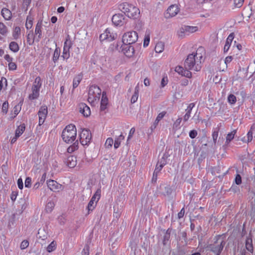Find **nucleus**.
<instances>
[{"instance_id":"obj_49","label":"nucleus","mask_w":255,"mask_h":255,"mask_svg":"<svg viewBox=\"0 0 255 255\" xmlns=\"http://www.w3.org/2000/svg\"><path fill=\"white\" fill-rule=\"evenodd\" d=\"M172 191V190L170 186H166L164 187V195L167 196L170 195L171 194Z\"/></svg>"},{"instance_id":"obj_13","label":"nucleus","mask_w":255,"mask_h":255,"mask_svg":"<svg viewBox=\"0 0 255 255\" xmlns=\"http://www.w3.org/2000/svg\"><path fill=\"white\" fill-rule=\"evenodd\" d=\"M123 47L124 53L128 57L132 56L134 52V48L131 46V44H124Z\"/></svg>"},{"instance_id":"obj_36","label":"nucleus","mask_w":255,"mask_h":255,"mask_svg":"<svg viewBox=\"0 0 255 255\" xmlns=\"http://www.w3.org/2000/svg\"><path fill=\"white\" fill-rule=\"evenodd\" d=\"M101 192V191L100 189H97L96 192H95L94 195L92 196V197L90 200L93 201L94 202H96L95 200L96 198H97V201H96L97 202L100 198Z\"/></svg>"},{"instance_id":"obj_42","label":"nucleus","mask_w":255,"mask_h":255,"mask_svg":"<svg viewBox=\"0 0 255 255\" xmlns=\"http://www.w3.org/2000/svg\"><path fill=\"white\" fill-rule=\"evenodd\" d=\"M97 202H94L93 201H90L87 207L89 212L90 211H93L96 205Z\"/></svg>"},{"instance_id":"obj_30","label":"nucleus","mask_w":255,"mask_h":255,"mask_svg":"<svg viewBox=\"0 0 255 255\" xmlns=\"http://www.w3.org/2000/svg\"><path fill=\"white\" fill-rule=\"evenodd\" d=\"M125 137L122 134H121L118 137L116 138V139H115V143H114V147L115 148H118L120 144H121V142L122 140H123L124 139Z\"/></svg>"},{"instance_id":"obj_8","label":"nucleus","mask_w":255,"mask_h":255,"mask_svg":"<svg viewBox=\"0 0 255 255\" xmlns=\"http://www.w3.org/2000/svg\"><path fill=\"white\" fill-rule=\"evenodd\" d=\"M80 137L81 143L83 145H86L91 139V133L89 130L84 129L80 134Z\"/></svg>"},{"instance_id":"obj_28","label":"nucleus","mask_w":255,"mask_h":255,"mask_svg":"<svg viewBox=\"0 0 255 255\" xmlns=\"http://www.w3.org/2000/svg\"><path fill=\"white\" fill-rule=\"evenodd\" d=\"M164 48V43L162 42H158L155 47V51L156 53H161L162 52Z\"/></svg>"},{"instance_id":"obj_39","label":"nucleus","mask_w":255,"mask_h":255,"mask_svg":"<svg viewBox=\"0 0 255 255\" xmlns=\"http://www.w3.org/2000/svg\"><path fill=\"white\" fill-rule=\"evenodd\" d=\"M7 32L6 26L2 22H0V33L2 35H5Z\"/></svg>"},{"instance_id":"obj_5","label":"nucleus","mask_w":255,"mask_h":255,"mask_svg":"<svg viewBox=\"0 0 255 255\" xmlns=\"http://www.w3.org/2000/svg\"><path fill=\"white\" fill-rule=\"evenodd\" d=\"M101 94V90L96 85H92L90 87L88 93V101L93 103L97 100H99Z\"/></svg>"},{"instance_id":"obj_31","label":"nucleus","mask_w":255,"mask_h":255,"mask_svg":"<svg viewBox=\"0 0 255 255\" xmlns=\"http://www.w3.org/2000/svg\"><path fill=\"white\" fill-rule=\"evenodd\" d=\"M82 78L80 75H77L74 78L73 84V87L74 89L78 87L81 81L82 80Z\"/></svg>"},{"instance_id":"obj_21","label":"nucleus","mask_w":255,"mask_h":255,"mask_svg":"<svg viewBox=\"0 0 255 255\" xmlns=\"http://www.w3.org/2000/svg\"><path fill=\"white\" fill-rule=\"evenodd\" d=\"M48 114L47 107L46 106H42L40 108V109L38 112L39 118L42 117L44 119H46Z\"/></svg>"},{"instance_id":"obj_26","label":"nucleus","mask_w":255,"mask_h":255,"mask_svg":"<svg viewBox=\"0 0 255 255\" xmlns=\"http://www.w3.org/2000/svg\"><path fill=\"white\" fill-rule=\"evenodd\" d=\"M9 48L10 50L14 53L18 52L19 49L18 44L14 41H12L9 43Z\"/></svg>"},{"instance_id":"obj_1","label":"nucleus","mask_w":255,"mask_h":255,"mask_svg":"<svg viewBox=\"0 0 255 255\" xmlns=\"http://www.w3.org/2000/svg\"><path fill=\"white\" fill-rule=\"evenodd\" d=\"M201 62L197 57V53L189 54L185 59L184 65L185 69H192L195 71H199L201 69Z\"/></svg>"},{"instance_id":"obj_40","label":"nucleus","mask_w":255,"mask_h":255,"mask_svg":"<svg viewBox=\"0 0 255 255\" xmlns=\"http://www.w3.org/2000/svg\"><path fill=\"white\" fill-rule=\"evenodd\" d=\"M63 59H68L70 57L69 49L68 47L63 48V52L62 56Z\"/></svg>"},{"instance_id":"obj_34","label":"nucleus","mask_w":255,"mask_h":255,"mask_svg":"<svg viewBox=\"0 0 255 255\" xmlns=\"http://www.w3.org/2000/svg\"><path fill=\"white\" fill-rule=\"evenodd\" d=\"M60 53V49L56 48L54 52L53 56V61L54 63L57 61L59 59Z\"/></svg>"},{"instance_id":"obj_16","label":"nucleus","mask_w":255,"mask_h":255,"mask_svg":"<svg viewBox=\"0 0 255 255\" xmlns=\"http://www.w3.org/2000/svg\"><path fill=\"white\" fill-rule=\"evenodd\" d=\"M246 249L249 252L253 253L254 252V247L253 245V240L251 234L247 237L245 243Z\"/></svg>"},{"instance_id":"obj_38","label":"nucleus","mask_w":255,"mask_h":255,"mask_svg":"<svg viewBox=\"0 0 255 255\" xmlns=\"http://www.w3.org/2000/svg\"><path fill=\"white\" fill-rule=\"evenodd\" d=\"M20 34V28L18 26H16L14 28L13 32V37L14 39H17L18 37V36Z\"/></svg>"},{"instance_id":"obj_43","label":"nucleus","mask_w":255,"mask_h":255,"mask_svg":"<svg viewBox=\"0 0 255 255\" xmlns=\"http://www.w3.org/2000/svg\"><path fill=\"white\" fill-rule=\"evenodd\" d=\"M55 246L56 243L54 241L52 242L47 247V251L49 253L55 250Z\"/></svg>"},{"instance_id":"obj_48","label":"nucleus","mask_w":255,"mask_h":255,"mask_svg":"<svg viewBox=\"0 0 255 255\" xmlns=\"http://www.w3.org/2000/svg\"><path fill=\"white\" fill-rule=\"evenodd\" d=\"M29 242L27 240L23 241L20 244V248L21 250H24L28 247Z\"/></svg>"},{"instance_id":"obj_52","label":"nucleus","mask_w":255,"mask_h":255,"mask_svg":"<svg viewBox=\"0 0 255 255\" xmlns=\"http://www.w3.org/2000/svg\"><path fill=\"white\" fill-rule=\"evenodd\" d=\"M244 0H234L235 6L237 7H240L242 6Z\"/></svg>"},{"instance_id":"obj_24","label":"nucleus","mask_w":255,"mask_h":255,"mask_svg":"<svg viewBox=\"0 0 255 255\" xmlns=\"http://www.w3.org/2000/svg\"><path fill=\"white\" fill-rule=\"evenodd\" d=\"M183 30H185L186 33H193L198 30V27L197 26H192L188 25H184L182 26Z\"/></svg>"},{"instance_id":"obj_57","label":"nucleus","mask_w":255,"mask_h":255,"mask_svg":"<svg viewBox=\"0 0 255 255\" xmlns=\"http://www.w3.org/2000/svg\"><path fill=\"white\" fill-rule=\"evenodd\" d=\"M31 178L28 177L26 178L25 181V187H30L31 186Z\"/></svg>"},{"instance_id":"obj_60","label":"nucleus","mask_w":255,"mask_h":255,"mask_svg":"<svg viewBox=\"0 0 255 255\" xmlns=\"http://www.w3.org/2000/svg\"><path fill=\"white\" fill-rule=\"evenodd\" d=\"M248 140L247 142H249L252 141L253 139V132L251 129H250L248 133H247Z\"/></svg>"},{"instance_id":"obj_12","label":"nucleus","mask_w":255,"mask_h":255,"mask_svg":"<svg viewBox=\"0 0 255 255\" xmlns=\"http://www.w3.org/2000/svg\"><path fill=\"white\" fill-rule=\"evenodd\" d=\"M78 109L81 113L85 117H88L91 115V111L90 108L85 103H80L78 106Z\"/></svg>"},{"instance_id":"obj_56","label":"nucleus","mask_w":255,"mask_h":255,"mask_svg":"<svg viewBox=\"0 0 255 255\" xmlns=\"http://www.w3.org/2000/svg\"><path fill=\"white\" fill-rule=\"evenodd\" d=\"M166 114V112H162L161 113H160L158 115V116L156 119V120L157 121V122H159L164 117V116Z\"/></svg>"},{"instance_id":"obj_41","label":"nucleus","mask_w":255,"mask_h":255,"mask_svg":"<svg viewBox=\"0 0 255 255\" xmlns=\"http://www.w3.org/2000/svg\"><path fill=\"white\" fill-rule=\"evenodd\" d=\"M228 101L231 104H234L237 101L236 97L233 94H230L228 97Z\"/></svg>"},{"instance_id":"obj_51","label":"nucleus","mask_w":255,"mask_h":255,"mask_svg":"<svg viewBox=\"0 0 255 255\" xmlns=\"http://www.w3.org/2000/svg\"><path fill=\"white\" fill-rule=\"evenodd\" d=\"M184 66H178L175 67V71L180 75H182L184 70Z\"/></svg>"},{"instance_id":"obj_46","label":"nucleus","mask_w":255,"mask_h":255,"mask_svg":"<svg viewBox=\"0 0 255 255\" xmlns=\"http://www.w3.org/2000/svg\"><path fill=\"white\" fill-rule=\"evenodd\" d=\"M150 41V36L149 34H146L145 35L143 46L146 47L148 45Z\"/></svg>"},{"instance_id":"obj_47","label":"nucleus","mask_w":255,"mask_h":255,"mask_svg":"<svg viewBox=\"0 0 255 255\" xmlns=\"http://www.w3.org/2000/svg\"><path fill=\"white\" fill-rule=\"evenodd\" d=\"M113 144V139L112 138L109 137L106 141L105 146L108 148H110L112 147Z\"/></svg>"},{"instance_id":"obj_27","label":"nucleus","mask_w":255,"mask_h":255,"mask_svg":"<svg viewBox=\"0 0 255 255\" xmlns=\"http://www.w3.org/2000/svg\"><path fill=\"white\" fill-rule=\"evenodd\" d=\"M171 229H168L164 237H163V245L165 246L166 245L167 242L169 241V239H170V234H171Z\"/></svg>"},{"instance_id":"obj_3","label":"nucleus","mask_w":255,"mask_h":255,"mask_svg":"<svg viewBox=\"0 0 255 255\" xmlns=\"http://www.w3.org/2000/svg\"><path fill=\"white\" fill-rule=\"evenodd\" d=\"M76 135V127L71 124L64 129L62 133V137L65 142L69 143L75 140Z\"/></svg>"},{"instance_id":"obj_61","label":"nucleus","mask_w":255,"mask_h":255,"mask_svg":"<svg viewBox=\"0 0 255 255\" xmlns=\"http://www.w3.org/2000/svg\"><path fill=\"white\" fill-rule=\"evenodd\" d=\"M197 135V132L196 130H192L189 132V136L191 138H194Z\"/></svg>"},{"instance_id":"obj_53","label":"nucleus","mask_w":255,"mask_h":255,"mask_svg":"<svg viewBox=\"0 0 255 255\" xmlns=\"http://www.w3.org/2000/svg\"><path fill=\"white\" fill-rule=\"evenodd\" d=\"M168 83V78L167 76H164L162 78L161 82V87L163 88Z\"/></svg>"},{"instance_id":"obj_22","label":"nucleus","mask_w":255,"mask_h":255,"mask_svg":"<svg viewBox=\"0 0 255 255\" xmlns=\"http://www.w3.org/2000/svg\"><path fill=\"white\" fill-rule=\"evenodd\" d=\"M195 104L191 103L189 105L187 108L186 109V113L184 117V121L186 122L188 120L190 117V114L192 109L194 107Z\"/></svg>"},{"instance_id":"obj_59","label":"nucleus","mask_w":255,"mask_h":255,"mask_svg":"<svg viewBox=\"0 0 255 255\" xmlns=\"http://www.w3.org/2000/svg\"><path fill=\"white\" fill-rule=\"evenodd\" d=\"M25 26L27 29H30L32 26V20H28V18H27V21L25 24Z\"/></svg>"},{"instance_id":"obj_50","label":"nucleus","mask_w":255,"mask_h":255,"mask_svg":"<svg viewBox=\"0 0 255 255\" xmlns=\"http://www.w3.org/2000/svg\"><path fill=\"white\" fill-rule=\"evenodd\" d=\"M207 153L205 152L201 151L200 154V156L199 157L198 159V163L200 164V162L205 158L206 157Z\"/></svg>"},{"instance_id":"obj_64","label":"nucleus","mask_w":255,"mask_h":255,"mask_svg":"<svg viewBox=\"0 0 255 255\" xmlns=\"http://www.w3.org/2000/svg\"><path fill=\"white\" fill-rule=\"evenodd\" d=\"M17 185L20 189H22L23 187V181L21 178H19L17 180Z\"/></svg>"},{"instance_id":"obj_6","label":"nucleus","mask_w":255,"mask_h":255,"mask_svg":"<svg viewBox=\"0 0 255 255\" xmlns=\"http://www.w3.org/2000/svg\"><path fill=\"white\" fill-rule=\"evenodd\" d=\"M41 78L40 77H37L33 83L32 87V94L29 95V99L30 100H34L37 99L39 95V90L41 87Z\"/></svg>"},{"instance_id":"obj_14","label":"nucleus","mask_w":255,"mask_h":255,"mask_svg":"<svg viewBox=\"0 0 255 255\" xmlns=\"http://www.w3.org/2000/svg\"><path fill=\"white\" fill-rule=\"evenodd\" d=\"M47 186L48 188L52 191L56 192L59 191L61 188V185L58 183L56 181L50 180L47 181Z\"/></svg>"},{"instance_id":"obj_18","label":"nucleus","mask_w":255,"mask_h":255,"mask_svg":"<svg viewBox=\"0 0 255 255\" xmlns=\"http://www.w3.org/2000/svg\"><path fill=\"white\" fill-rule=\"evenodd\" d=\"M108 104V99L106 96V93L105 92H103L100 106V110L101 111H104L106 109Z\"/></svg>"},{"instance_id":"obj_44","label":"nucleus","mask_w":255,"mask_h":255,"mask_svg":"<svg viewBox=\"0 0 255 255\" xmlns=\"http://www.w3.org/2000/svg\"><path fill=\"white\" fill-rule=\"evenodd\" d=\"M8 109V103L7 102H4L2 106V112L3 114H6Z\"/></svg>"},{"instance_id":"obj_62","label":"nucleus","mask_w":255,"mask_h":255,"mask_svg":"<svg viewBox=\"0 0 255 255\" xmlns=\"http://www.w3.org/2000/svg\"><path fill=\"white\" fill-rule=\"evenodd\" d=\"M218 136V131H214L212 133V137H213V141L215 144L216 143Z\"/></svg>"},{"instance_id":"obj_20","label":"nucleus","mask_w":255,"mask_h":255,"mask_svg":"<svg viewBox=\"0 0 255 255\" xmlns=\"http://www.w3.org/2000/svg\"><path fill=\"white\" fill-rule=\"evenodd\" d=\"M1 14L3 17L6 20L10 19L12 16L11 12L6 8H3L1 9Z\"/></svg>"},{"instance_id":"obj_55","label":"nucleus","mask_w":255,"mask_h":255,"mask_svg":"<svg viewBox=\"0 0 255 255\" xmlns=\"http://www.w3.org/2000/svg\"><path fill=\"white\" fill-rule=\"evenodd\" d=\"M17 68V66L14 62H10L8 63V69L9 70H15Z\"/></svg>"},{"instance_id":"obj_19","label":"nucleus","mask_w":255,"mask_h":255,"mask_svg":"<svg viewBox=\"0 0 255 255\" xmlns=\"http://www.w3.org/2000/svg\"><path fill=\"white\" fill-rule=\"evenodd\" d=\"M233 39H234L233 34L231 33L228 36V37L226 40V44L224 47V52H227L229 50V48L231 45V44Z\"/></svg>"},{"instance_id":"obj_25","label":"nucleus","mask_w":255,"mask_h":255,"mask_svg":"<svg viewBox=\"0 0 255 255\" xmlns=\"http://www.w3.org/2000/svg\"><path fill=\"white\" fill-rule=\"evenodd\" d=\"M42 21H38L35 29V34H38V38H41V28H42Z\"/></svg>"},{"instance_id":"obj_2","label":"nucleus","mask_w":255,"mask_h":255,"mask_svg":"<svg viewBox=\"0 0 255 255\" xmlns=\"http://www.w3.org/2000/svg\"><path fill=\"white\" fill-rule=\"evenodd\" d=\"M119 9L129 18L136 19L139 17V9L131 4L127 2L122 3L119 5Z\"/></svg>"},{"instance_id":"obj_58","label":"nucleus","mask_w":255,"mask_h":255,"mask_svg":"<svg viewBox=\"0 0 255 255\" xmlns=\"http://www.w3.org/2000/svg\"><path fill=\"white\" fill-rule=\"evenodd\" d=\"M72 46L71 41L68 39L64 42V45L63 48L68 47V49H69Z\"/></svg>"},{"instance_id":"obj_10","label":"nucleus","mask_w":255,"mask_h":255,"mask_svg":"<svg viewBox=\"0 0 255 255\" xmlns=\"http://www.w3.org/2000/svg\"><path fill=\"white\" fill-rule=\"evenodd\" d=\"M179 12V8L176 4L170 5L167 9L166 12L165 14V17L166 18H169L171 17L175 16Z\"/></svg>"},{"instance_id":"obj_9","label":"nucleus","mask_w":255,"mask_h":255,"mask_svg":"<svg viewBox=\"0 0 255 255\" xmlns=\"http://www.w3.org/2000/svg\"><path fill=\"white\" fill-rule=\"evenodd\" d=\"M112 22L116 26H122L126 23V20L123 14L118 13L113 16Z\"/></svg>"},{"instance_id":"obj_37","label":"nucleus","mask_w":255,"mask_h":255,"mask_svg":"<svg viewBox=\"0 0 255 255\" xmlns=\"http://www.w3.org/2000/svg\"><path fill=\"white\" fill-rule=\"evenodd\" d=\"M236 130H234L232 132L227 134V136L226 137V142H230L234 138V135L236 134Z\"/></svg>"},{"instance_id":"obj_4","label":"nucleus","mask_w":255,"mask_h":255,"mask_svg":"<svg viewBox=\"0 0 255 255\" xmlns=\"http://www.w3.org/2000/svg\"><path fill=\"white\" fill-rule=\"evenodd\" d=\"M214 240L215 241L213 244L207 247L208 250L214 253L215 255H220L226 244V241L221 236L216 237Z\"/></svg>"},{"instance_id":"obj_32","label":"nucleus","mask_w":255,"mask_h":255,"mask_svg":"<svg viewBox=\"0 0 255 255\" xmlns=\"http://www.w3.org/2000/svg\"><path fill=\"white\" fill-rule=\"evenodd\" d=\"M78 148V141H76L72 145L70 146L67 148V152L68 153H72L74 152L75 150L77 149Z\"/></svg>"},{"instance_id":"obj_33","label":"nucleus","mask_w":255,"mask_h":255,"mask_svg":"<svg viewBox=\"0 0 255 255\" xmlns=\"http://www.w3.org/2000/svg\"><path fill=\"white\" fill-rule=\"evenodd\" d=\"M138 87L136 86L135 88V91L133 95L132 96L131 98V103L132 104L134 103L138 99Z\"/></svg>"},{"instance_id":"obj_35","label":"nucleus","mask_w":255,"mask_h":255,"mask_svg":"<svg viewBox=\"0 0 255 255\" xmlns=\"http://www.w3.org/2000/svg\"><path fill=\"white\" fill-rule=\"evenodd\" d=\"M161 171L160 169H158V167L156 166L154 171L153 173L152 178V182L155 183L157 181L158 174Z\"/></svg>"},{"instance_id":"obj_23","label":"nucleus","mask_w":255,"mask_h":255,"mask_svg":"<svg viewBox=\"0 0 255 255\" xmlns=\"http://www.w3.org/2000/svg\"><path fill=\"white\" fill-rule=\"evenodd\" d=\"M25 129V126L24 124L20 125L17 127L15 130V135L16 137H19L21 135Z\"/></svg>"},{"instance_id":"obj_29","label":"nucleus","mask_w":255,"mask_h":255,"mask_svg":"<svg viewBox=\"0 0 255 255\" xmlns=\"http://www.w3.org/2000/svg\"><path fill=\"white\" fill-rule=\"evenodd\" d=\"M55 206V203L53 201H49L47 203L45 207V210L47 213H50L53 210Z\"/></svg>"},{"instance_id":"obj_11","label":"nucleus","mask_w":255,"mask_h":255,"mask_svg":"<svg viewBox=\"0 0 255 255\" xmlns=\"http://www.w3.org/2000/svg\"><path fill=\"white\" fill-rule=\"evenodd\" d=\"M116 36V35H115L114 34L111 33L110 30L107 29L103 33L100 35L99 38L101 41L105 40L111 41L115 39Z\"/></svg>"},{"instance_id":"obj_7","label":"nucleus","mask_w":255,"mask_h":255,"mask_svg":"<svg viewBox=\"0 0 255 255\" xmlns=\"http://www.w3.org/2000/svg\"><path fill=\"white\" fill-rule=\"evenodd\" d=\"M138 39V35L135 31H131L125 33L123 36V42L124 44H132Z\"/></svg>"},{"instance_id":"obj_17","label":"nucleus","mask_w":255,"mask_h":255,"mask_svg":"<svg viewBox=\"0 0 255 255\" xmlns=\"http://www.w3.org/2000/svg\"><path fill=\"white\" fill-rule=\"evenodd\" d=\"M169 156V155L168 153L165 152V153H163L162 158L158 160L156 166H158V164H159V169L161 170L163 167L166 164L167 159Z\"/></svg>"},{"instance_id":"obj_15","label":"nucleus","mask_w":255,"mask_h":255,"mask_svg":"<svg viewBox=\"0 0 255 255\" xmlns=\"http://www.w3.org/2000/svg\"><path fill=\"white\" fill-rule=\"evenodd\" d=\"M64 162L70 168H73L77 164V158L73 155L69 156L65 159Z\"/></svg>"},{"instance_id":"obj_54","label":"nucleus","mask_w":255,"mask_h":255,"mask_svg":"<svg viewBox=\"0 0 255 255\" xmlns=\"http://www.w3.org/2000/svg\"><path fill=\"white\" fill-rule=\"evenodd\" d=\"M235 182L236 184L240 185L242 183V177L241 175L238 174L235 179Z\"/></svg>"},{"instance_id":"obj_63","label":"nucleus","mask_w":255,"mask_h":255,"mask_svg":"<svg viewBox=\"0 0 255 255\" xmlns=\"http://www.w3.org/2000/svg\"><path fill=\"white\" fill-rule=\"evenodd\" d=\"M17 196V192L16 191H12L10 196L11 200L13 202L16 200Z\"/></svg>"},{"instance_id":"obj_45","label":"nucleus","mask_w":255,"mask_h":255,"mask_svg":"<svg viewBox=\"0 0 255 255\" xmlns=\"http://www.w3.org/2000/svg\"><path fill=\"white\" fill-rule=\"evenodd\" d=\"M192 69H184L182 76H185L187 78H191L192 77V73L190 70Z\"/></svg>"}]
</instances>
